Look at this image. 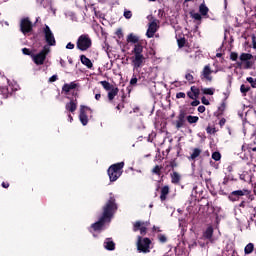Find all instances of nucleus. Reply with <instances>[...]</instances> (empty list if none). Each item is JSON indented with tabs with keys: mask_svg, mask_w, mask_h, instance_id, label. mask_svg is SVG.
Here are the masks:
<instances>
[{
	"mask_svg": "<svg viewBox=\"0 0 256 256\" xmlns=\"http://www.w3.org/2000/svg\"><path fill=\"white\" fill-rule=\"evenodd\" d=\"M185 97H187V96L184 92H178L176 94V99H185Z\"/></svg>",
	"mask_w": 256,
	"mask_h": 256,
	"instance_id": "obj_46",
	"label": "nucleus"
},
{
	"mask_svg": "<svg viewBox=\"0 0 256 256\" xmlns=\"http://www.w3.org/2000/svg\"><path fill=\"white\" fill-rule=\"evenodd\" d=\"M177 43H178L179 49H181V48L185 47V43H187V40L185 39V37H183V38L178 39Z\"/></svg>",
	"mask_w": 256,
	"mask_h": 256,
	"instance_id": "obj_38",
	"label": "nucleus"
},
{
	"mask_svg": "<svg viewBox=\"0 0 256 256\" xmlns=\"http://www.w3.org/2000/svg\"><path fill=\"white\" fill-rule=\"evenodd\" d=\"M190 91H192L196 99H199V95H201V90L197 88V86H191Z\"/></svg>",
	"mask_w": 256,
	"mask_h": 256,
	"instance_id": "obj_34",
	"label": "nucleus"
},
{
	"mask_svg": "<svg viewBox=\"0 0 256 256\" xmlns=\"http://www.w3.org/2000/svg\"><path fill=\"white\" fill-rule=\"evenodd\" d=\"M199 13L200 15H202L203 17L207 16L209 13V8L207 7V5H205V3L200 4L199 6Z\"/></svg>",
	"mask_w": 256,
	"mask_h": 256,
	"instance_id": "obj_27",
	"label": "nucleus"
},
{
	"mask_svg": "<svg viewBox=\"0 0 256 256\" xmlns=\"http://www.w3.org/2000/svg\"><path fill=\"white\" fill-rule=\"evenodd\" d=\"M225 123H227V120L225 118H222L220 121H219V125L220 127H223L225 125Z\"/></svg>",
	"mask_w": 256,
	"mask_h": 256,
	"instance_id": "obj_57",
	"label": "nucleus"
},
{
	"mask_svg": "<svg viewBox=\"0 0 256 256\" xmlns=\"http://www.w3.org/2000/svg\"><path fill=\"white\" fill-rule=\"evenodd\" d=\"M116 109L118 111H121V109H125V102H120L117 106Z\"/></svg>",
	"mask_w": 256,
	"mask_h": 256,
	"instance_id": "obj_49",
	"label": "nucleus"
},
{
	"mask_svg": "<svg viewBox=\"0 0 256 256\" xmlns=\"http://www.w3.org/2000/svg\"><path fill=\"white\" fill-rule=\"evenodd\" d=\"M124 17L125 19H131V17H133V12H131V10H125Z\"/></svg>",
	"mask_w": 256,
	"mask_h": 256,
	"instance_id": "obj_43",
	"label": "nucleus"
},
{
	"mask_svg": "<svg viewBox=\"0 0 256 256\" xmlns=\"http://www.w3.org/2000/svg\"><path fill=\"white\" fill-rule=\"evenodd\" d=\"M230 59L231 61H237V59H239V54H237L236 52H231Z\"/></svg>",
	"mask_w": 256,
	"mask_h": 256,
	"instance_id": "obj_45",
	"label": "nucleus"
},
{
	"mask_svg": "<svg viewBox=\"0 0 256 256\" xmlns=\"http://www.w3.org/2000/svg\"><path fill=\"white\" fill-rule=\"evenodd\" d=\"M176 119L177 120L172 122V125L175 126L177 130L183 129L185 123H187V110L181 109Z\"/></svg>",
	"mask_w": 256,
	"mask_h": 256,
	"instance_id": "obj_8",
	"label": "nucleus"
},
{
	"mask_svg": "<svg viewBox=\"0 0 256 256\" xmlns=\"http://www.w3.org/2000/svg\"><path fill=\"white\" fill-rule=\"evenodd\" d=\"M191 17H192L193 19H195L196 21H201V19H203V18L201 17V14H199V13H191Z\"/></svg>",
	"mask_w": 256,
	"mask_h": 256,
	"instance_id": "obj_44",
	"label": "nucleus"
},
{
	"mask_svg": "<svg viewBox=\"0 0 256 256\" xmlns=\"http://www.w3.org/2000/svg\"><path fill=\"white\" fill-rule=\"evenodd\" d=\"M68 119H69L70 123H73V116L71 114H68Z\"/></svg>",
	"mask_w": 256,
	"mask_h": 256,
	"instance_id": "obj_62",
	"label": "nucleus"
},
{
	"mask_svg": "<svg viewBox=\"0 0 256 256\" xmlns=\"http://www.w3.org/2000/svg\"><path fill=\"white\" fill-rule=\"evenodd\" d=\"M49 51H51V48L45 45L38 54L33 55L32 59L35 65H43L45 63V59H47V55H49Z\"/></svg>",
	"mask_w": 256,
	"mask_h": 256,
	"instance_id": "obj_7",
	"label": "nucleus"
},
{
	"mask_svg": "<svg viewBox=\"0 0 256 256\" xmlns=\"http://www.w3.org/2000/svg\"><path fill=\"white\" fill-rule=\"evenodd\" d=\"M118 209L119 204H117L115 194L110 192L108 199L102 207V214L100 218L97 222L91 224L90 229L93 231H103V229H105V225H107V223H111V220L115 217V213H117Z\"/></svg>",
	"mask_w": 256,
	"mask_h": 256,
	"instance_id": "obj_1",
	"label": "nucleus"
},
{
	"mask_svg": "<svg viewBox=\"0 0 256 256\" xmlns=\"http://www.w3.org/2000/svg\"><path fill=\"white\" fill-rule=\"evenodd\" d=\"M253 251H255V244L253 243H248L244 248L245 255H251Z\"/></svg>",
	"mask_w": 256,
	"mask_h": 256,
	"instance_id": "obj_28",
	"label": "nucleus"
},
{
	"mask_svg": "<svg viewBox=\"0 0 256 256\" xmlns=\"http://www.w3.org/2000/svg\"><path fill=\"white\" fill-rule=\"evenodd\" d=\"M104 248L107 251H115V242L113 241V238H106L104 241Z\"/></svg>",
	"mask_w": 256,
	"mask_h": 256,
	"instance_id": "obj_18",
	"label": "nucleus"
},
{
	"mask_svg": "<svg viewBox=\"0 0 256 256\" xmlns=\"http://www.w3.org/2000/svg\"><path fill=\"white\" fill-rule=\"evenodd\" d=\"M60 65L61 67H65V61L63 59H60Z\"/></svg>",
	"mask_w": 256,
	"mask_h": 256,
	"instance_id": "obj_63",
	"label": "nucleus"
},
{
	"mask_svg": "<svg viewBox=\"0 0 256 256\" xmlns=\"http://www.w3.org/2000/svg\"><path fill=\"white\" fill-rule=\"evenodd\" d=\"M87 111H90L91 113V108H89L88 106H80V114H79V119L80 122L82 123V125H87V123H89V117L87 116Z\"/></svg>",
	"mask_w": 256,
	"mask_h": 256,
	"instance_id": "obj_14",
	"label": "nucleus"
},
{
	"mask_svg": "<svg viewBox=\"0 0 256 256\" xmlns=\"http://www.w3.org/2000/svg\"><path fill=\"white\" fill-rule=\"evenodd\" d=\"M158 29H159V25H157V19H155L149 23V26L146 32V37H148V39L155 37V33H157Z\"/></svg>",
	"mask_w": 256,
	"mask_h": 256,
	"instance_id": "obj_15",
	"label": "nucleus"
},
{
	"mask_svg": "<svg viewBox=\"0 0 256 256\" xmlns=\"http://www.w3.org/2000/svg\"><path fill=\"white\" fill-rule=\"evenodd\" d=\"M167 167H171V169H175V167H177V162H175V160L170 161V165H166V169Z\"/></svg>",
	"mask_w": 256,
	"mask_h": 256,
	"instance_id": "obj_48",
	"label": "nucleus"
},
{
	"mask_svg": "<svg viewBox=\"0 0 256 256\" xmlns=\"http://www.w3.org/2000/svg\"><path fill=\"white\" fill-rule=\"evenodd\" d=\"M22 53L23 55H31V50L29 48H23Z\"/></svg>",
	"mask_w": 256,
	"mask_h": 256,
	"instance_id": "obj_52",
	"label": "nucleus"
},
{
	"mask_svg": "<svg viewBox=\"0 0 256 256\" xmlns=\"http://www.w3.org/2000/svg\"><path fill=\"white\" fill-rule=\"evenodd\" d=\"M170 188L168 185H165L160 190V201L163 203L164 201H167V195L170 193Z\"/></svg>",
	"mask_w": 256,
	"mask_h": 256,
	"instance_id": "obj_17",
	"label": "nucleus"
},
{
	"mask_svg": "<svg viewBox=\"0 0 256 256\" xmlns=\"http://www.w3.org/2000/svg\"><path fill=\"white\" fill-rule=\"evenodd\" d=\"M202 153V150L199 148H193L191 155L188 157L189 161H195Z\"/></svg>",
	"mask_w": 256,
	"mask_h": 256,
	"instance_id": "obj_24",
	"label": "nucleus"
},
{
	"mask_svg": "<svg viewBox=\"0 0 256 256\" xmlns=\"http://www.w3.org/2000/svg\"><path fill=\"white\" fill-rule=\"evenodd\" d=\"M203 237H204L205 239H213V226H209V227L205 230V232H204V234H203Z\"/></svg>",
	"mask_w": 256,
	"mask_h": 256,
	"instance_id": "obj_29",
	"label": "nucleus"
},
{
	"mask_svg": "<svg viewBox=\"0 0 256 256\" xmlns=\"http://www.w3.org/2000/svg\"><path fill=\"white\" fill-rule=\"evenodd\" d=\"M151 243V239L148 237L143 238L142 236H138L136 242L138 253H151Z\"/></svg>",
	"mask_w": 256,
	"mask_h": 256,
	"instance_id": "obj_4",
	"label": "nucleus"
},
{
	"mask_svg": "<svg viewBox=\"0 0 256 256\" xmlns=\"http://www.w3.org/2000/svg\"><path fill=\"white\" fill-rule=\"evenodd\" d=\"M201 102L203 103V105H211V103L207 100L205 96L201 98Z\"/></svg>",
	"mask_w": 256,
	"mask_h": 256,
	"instance_id": "obj_51",
	"label": "nucleus"
},
{
	"mask_svg": "<svg viewBox=\"0 0 256 256\" xmlns=\"http://www.w3.org/2000/svg\"><path fill=\"white\" fill-rule=\"evenodd\" d=\"M206 133H208L209 135H215L217 133V130L215 128H211L210 126H208L206 128Z\"/></svg>",
	"mask_w": 256,
	"mask_h": 256,
	"instance_id": "obj_41",
	"label": "nucleus"
},
{
	"mask_svg": "<svg viewBox=\"0 0 256 256\" xmlns=\"http://www.w3.org/2000/svg\"><path fill=\"white\" fill-rule=\"evenodd\" d=\"M78 84L75 82H71L69 84H64L62 87V91H64V93H69L70 91H72V89H77Z\"/></svg>",
	"mask_w": 256,
	"mask_h": 256,
	"instance_id": "obj_22",
	"label": "nucleus"
},
{
	"mask_svg": "<svg viewBox=\"0 0 256 256\" xmlns=\"http://www.w3.org/2000/svg\"><path fill=\"white\" fill-rule=\"evenodd\" d=\"M203 95H215V88H201Z\"/></svg>",
	"mask_w": 256,
	"mask_h": 256,
	"instance_id": "obj_32",
	"label": "nucleus"
},
{
	"mask_svg": "<svg viewBox=\"0 0 256 256\" xmlns=\"http://www.w3.org/2000/svg\"><path fill=\"white\" fill-rule=\"evenodd\" d=\"M138 81H139V78H137V75L133 74L132 78L130 79V89L131 87H137Z\"/></svg>",
	"mask_w": 256,
	"mask_h": 256,
	"instance_id": "obj_35",
	"label": "nucleus"
},
{
	"mask_svg": "<svg viewBox=\"0 0 256 256\" xmlns=\"http://www.w3.org/2000/svg\"><path fill=\"white\" fill-rule=\"evenodd\" d=\"M198 113H205V106H203V105L199 106Z\"/></svg>",
	"mask_w": 256,
	"mask_h": 256,
	"instance_id": "obj_56",
	"label": "nucleus"
},
{
	"mask_svg": "<svg viewBox=\"0 0 256 256\" xmlns=\"http://www.w3.org/2000/svg\"><path fill=\"white\" fill-rule=\"evenodd\" d=\"M250 193H251V191H249L247 189L235 190V191H232L228 195V199L232 203H235V201H239L241 199V197H245V195H250Z\"/></svg>",
	"mask_w": 256,
	"mask_h": 256,
	"instance_id": "obj_10",
	"label": "nucleus"
},
{
	"mask_svg": "<svg viewBox=\"0 0 256 256\" xmlns=\"http://www.w3.org/2000/svg\"><path fill=\"white\" fill-rule=\"evenodd\" d=\"M239 207H241L242 209H245V200H243L240 204Z\"/></svg>",
	"mask_w": 256,
	"mask_h": 256,
	"instance_id": "obj_60",
	"label": "nucleus"
},
{
	"mask_svg": "<svg viewBox=\"0 0 256 256\" xmlns=\"http://www.w3.org/2000/svg\"><path fill=\"white\" fill-rule=\"evenodd\" d=\"M213 74V71L211 70V65L207 64L204 66L200 78L202 81H209V83H211V81H213V76H211Z\"/></svg>",
	"mask_w": 256,
	"mask_h": 256,
	"instance_id": "obj_13",
	"label": "nucleus"
},
{
	"mask_svg": "<svg viewBox=\"0 0 256 256\" xmlns=\"http://www.w3.org/2000/svg\"><path fill=\"white\" fill-rule=\"evenodd\" d=\"M100 83H101L102 87H104V89L106 91H111V89L115 87V86H113V84H111V83H109V82H107L105 80L101 81Z\"/></svg>",
	"mask_w": 256,
	"mask_h": 256,
	"instance_id": "obj_33",
	"label": "nucleus"
},
{
	"mask_svg": "<svg viewBox=\"0 0 256 256\" xmlns=\"http://www.w3.org/2000/svg\"><path fill=\"white\" fill-rule=\"evenodd\" d=\"M43 33L47 45H49L50 47H55V45H57V41L55 40V35H53V32L51 31V28H49L48 25H45Z\"/></svg>",
	"mask_w": 256,
	"mask_h": 256,
	"instance_id": "obj_9",
	"label": "nucleus"
},
{
	"mask_svg": "<svg viewBox=\"0 0 256 256\" xmlns=\"http://www.w3.org/2000/svg\"><path fill=\"white\" fill-rule=\"evenodd\" d=\"M108 100L109 101H113V99H115V97H117V95H119V88L118 87H114L110 90H108Z\"/></svg>",
	"mask_w": 256,
	"mask_h": 256,
	"instance_id": "obj_23",
	"label": "nucleus"
},
{
	"mask_svg": "<svg viewBox=\"0 0 256 256\" xmlns=\"http://www.w3.org/2000/svg\"><path fill=\"white\" fill-rule=\"evenodd\" d=\"M253 59V54L249 53H242L240 55V61L236 63L237 67L239 69H251L253 67V62L251 61Z\"/></svg>",
	"mask_w": 256,
	"mask_h": 256,
	"instance_id": "obj_6",
	"label": "nucleus"
},
{
	"mask_svg": "<svg viewBox=\"0 0 256 256\" xmlns=\"http://www.w3.org/2000/svg\"><path fill=\"white\" fill-rule=\"evenodd\" d=\"M192 100H194L190 104L192 107H197V106L201 105V102L199 100H197V98L196 99H192Z\"/></svg>",
	"mask_w": 256,
	"mask_h": 256,
	"instance_id": "obj_47",
	"label": "nucleus"
},
{
	"mask_svg": "<svg viewBox=\"0 0 256 256\" xmlns=\"http://www.w3.org/2000/svg\"><path fill=\"white\" fill-rule=\"evenodd\" d=\"M116 35H117L118 39H121V37H123V30L118 29V30L116 31Z\"/></svg>",
	"mask_w": 256,
	"mask_h": 256,
	"instance_id": "obj_54",
	"label": "nucleus"
},
{
	"mask_svg": "<svg viewBox=\"0 0 256 256\" xmlns=\"http://www.w3.org/2000/svg\"><path fill=\"white\" fill-rule=\"evenodd\" d=\"M158 240L160 243H167V236L163 235V234H159L158 235Z\"/></svg>",
	"mask_w": 256,
	"mask_h": 256,
	"instance_id": "obj_42",
	"label": "nucleus"
},
{
	"mask_svg": "<svg viewBox=\"0 0 256 256\" xmlns=\"http://www.w3.org/2000/svg\"><path fill=\"white\" fill-rule=\"evenodd\" d=\"M170 177L173 185H179V183H181V174H179V172L174 171L170 174Z\"/></svg>",
	"mask_w": 256,
	"mask_h": 256,
	"instance_id": "obj_21",
	"label": "nucleus"
},
{
	"mask_svg": "<svg viewBox=\"0 0 256 256\" xmlns=\"http://www.w3.org/2000/svg\"><path fill=\"white\" fill-rule=\"evenodd\" d=\"M226 108H227V104L225 103V101H223L220 104V106L218 107L217 117H221V115H223V113H225Z\"/></svg>",
	"mask_w": 256,
	"mask_h": 256,
	"instance_id": "obj_30",
	"label": "nucleus"
},
{
	"mask_svg": "<svg viewBox=\"0 0 256 256\" xmlns=\"http://www.w3.org/2000/svg\"><path fill=\"white\" fill-rule=\"evenodd\" d=\"M227 183H229V177L226 176V177L223 179L222 184H223V185H227Z\"/></svg>",
	"mask_w": 256,
	"mask_h": 256,
	"instance_id": "obj_59",
	"label": "nucleus"
},
{
	"mask_svg": "<svg viewBox=\"0 0 256 256\" xmlns=\"http://www.w3.org/2000/svg\"><path fill=\"white\" fill-rule=\"evenodd\" d=\"M2 187L4 189H9V182H2Z\"/></svg>",
	"mask_w": 256,
	"mask_h": 256,
	"instance_id": "obj_58",
	"label": "nucleus"
},
{
	"mask_svg": "<svg viewBox=\"0 0 256 256\" xmlns=\"http://www.w3.org/2000/svg\"><path fill=\"white\" fill-rule=\"evenodd\" d=\"M186 121L190 124V125H193L195 123H197L199 121V118L197 116H192V115H189V116H186Z\"/></svg>",
	"mask_w": 256,
	"mask_h": 256,
	"instance_id": "obj_31",
	"label": "nucleus"
},
{
	"mask_svg": "<svg viewBox=\"0 0 256 256\" xmlns=\"http://www.w3.org/2000/svg\"><path fill=\"white\" fill-rule=\"evenodd\" d=\"M123 167H125V162L112 164L108 168L107 173L111 183H114V181H117L123 175Z\"/></svg>",
	"mask_w": 256,
	"mask_h": 256,
	"instance_id": "obj_3",
	"label": "nucleus"
},
{
	"mask_svg": "<svg viewBox=\"0 0 256 256\" xmlns=\"http://www.w3.org/2000/svg\"><path fill=\"white\" fill-rule=\"evenodd\" d=\"M58 79L59 77L55 74L49 78V83H55Z\"/></svg>",
	"mask_w": 256,
	"mask_h": 256,
	"instance_id": "obj_50",
	"label": "nucleus"
},
{
	"mask_svg": "<svg viewBox=\"0 0 256 256\" xmlns=\"http://www.w3.org/2000/svg\"><path fill=\"white\" fill-rule=\"evenodd\" d=\"M162 169H163V166L156 165L151 170V173H152V175H157L158 177H161V179H163V174L161 172Z\"/></svg>",
	"mask_w": 256,
	"mask_h": 256,
	"instance_id": "obj_26",
	"label": "nucleus"
},
{
	"mask_svg": "<svg viewBox=\"0 0 256 256\" xmlns=\"http://www.w3.org/2000/svg\"><path fill=\"white\" fill-rule=\"evenodd\" d=\"M74 97H79V93H77V92H73V94H72Z\"/></svg>",
	"mask_w": 256,
	"mask_h": 256,
	"instance_id": "obj_64",
	"label": "nucleus"
},
{
	"mask_svg": "<svg viewBox=\"0 0 256 256\" xmlns=\"http://www.w3.org/2000/svg\"><path fill=\"white\" fill-rule=\"evenodd\" d=\"M240 91L241 93H243L244 95H246L247 93H249V91H251V87L250 86H247L245 84H242L240 86Z\"/></svg>",
	"mask_w": 256,
	"mask_h": 256,
	"instance_id": "obj_36",
	"label": "nucleus"
},
{
	"mask_svg": "<svg viewBox=\"0 0 256 256\" xmlns=\"http://www.w3.org/2000/svg\"><path fill=\"white\" fill-rule=\"evenodd\" d=\"M128 43H134V48L132 49V57L131 63L133 67V71H137L138 69H141L143 65H145V55H143V44L139 43V37L130 34L127 37Z\"/></svg>",
	"mask_w": 256,
	"mask_h": 256,
	"instance_id": "obj_2",
	"label": "nucleus"
},
{
	"mask_svg": "<svg viewBox=\"0 0 256 256\" xmlns=\"http://www.w3.org/2000/svg\"><path fill=\"white\" fill-rule=\"evenodd\" d=\"M20 29L24 35H27V33H31V31H33V23L29 18H23L20 22Z\"/></svg>",
	"mask_w": 256,
	"mask_h": 256,
	"instance_id": "obj_12",
	"label": "nucleus"
},
{
	"mask_svg": "<svg viewBox=\"0 0 256 256\" xmlns=\"http://www.w3.org/2000/svg\"><path fill=\"white\" fill-rule=\"evenodd\" d=\"M0 91H1L2 95H4L5 97H9V95H13V86H11V85L1 86L0 85Z\"/></svg>",
	"mask_w": 256,
	"mask_h": 256,
	"instance_id": "obj_19",
	"label": "nucleus"
},
{
	"mask_svg": "<svg viewBox=\"0 0 256 256\" xmlns=\"http://www.w3.org/2000/svg\"><path fill=\"white\" fill-rule=\"evenodd\" d=\"M66 49H75V44L69 42V43L66 45Z\"/></svg>",
	"mask_w": 256,
	"mask_h": 256,
	"instance_id": "obj_55",
	"label": "nucleus"
},
{
	"mask_svg": "<svg viewBox=\"0 0 256 256\" xmlns=\"http://www.w3.org/2000/svg\"><path fill=\"white\" fill-rule=\"evenodd\" d=\"M92 45L93 42L87 34H82L78 37L76 47L79 51H87L88 49H91Z\"/></svg>",
	"mask_w": 256,
	"mask_h": 256,
	"instance_id": "obj_5",
	"label": "nucleus"
},
{
	"mask_svg": "<svg viewBox=\"0 0 256 256\" xmlns=\"http://www.w3.org/2000/svg\"><path fill=\"white\" fill-rule=\"evenodd\" d=\"M95 99H96V101H99L101 99V94H96Z\"/></svg>",
	"mask_w": 256,
	"mask_h": 256,
	"instance_id": "obj_61",
	"label": "nucleus"
},
{
	"mask_svg": "<svg viewBox=\"0 0 256 256\" xmlns=\"http://www.w3.org/2000/svg\"><path fill=\"white\" fill-rule=\"evenodd\" d=\"M126 91H127L128 95L125 94V90H121V93H122L121 102H122V103H127V97H131V91H132L131 86H128V87L126 88Z\"/></svg>",
	"mask_w": 256,
	"mask_h": 256,
	"instance_id": "obj_25",
	"label": "nucleus"
},
{
	"mask_svg": "<svg viewBox=\"0 0 256 256\" xmlns=\"http://www.w3.org/2000/svg\"><path fill=\"white\" fill-rule=\"evenodd\" d=\"M187 97H189V99H197L195 97V94H193V91H191V90L187 92Z\"/></svg>",
	"mask_w": 256,
	"mask_h": 256,
	"instance_id": "obj_53",
	"label": "nucleus"
},
{
	"mask_svg": "<svg viewBox=\"0 0 256 256\" xmlns=\"http://www.w3.org/2000/svg\"><path fill=\"white\" fill-rule=\"evenodd\" d=\"M147 227H149L148 221H136L133 224V231L137 233V231H140V234L142 236L147 235Z\"/></svg>",
	"mask_w": 256,
	"mask_h": 256,
	"instance_id": "obj_11",
	"label": "nucleus"
},
{
	"mask_svg": "<svg viewBox=\"0 0 256 256\" xmlns=\"http://www.w3.org/2000/svg\"><path fill=\"white\" fill-rule=\"evenodd\" d=\"M185 79H186L187 81H189L190 83H195V77H193V74H191V73H187V74L185 75Z\"/></svg>",
	"mask_w": 256,
	"mask_h": 256,
	"instance_id": "obj_40",
	"label": "nucleus"
},
{
	"mask_svg": "<svg viewBox=\"0 0 256 256\" xmlns=\"http://www.w3.org/2000/svg\"><path fill=\"white\" fill-rule=\"evenodd\" d=\"M246 81H248V83H250L251 87H253V89H256V79H254L253 77H248L246 78Z\"/></svg>",
	"mask_w": 256,
	"mask_h": 256,
	"instance_id": "obj_39",
	"label": "nucleus"
},
{
	"mask_svg": "<svg viewBox=\"0 0 256 256\" xmlns=\"http://www.w3.org/2000/svg\"><path fill=\"white\" fill-rule=\"evenodd\" d=\"M212 159L214 161H221V152H219V151L213 152Z\"/></svg>",
	"mask_w": 256,
	"mask_h": 256,
	"instance_id": "obj_37",
	"label": "nucleus"
},
{
	"mask_svg": "<svg viewBox=\"0 0 256 256\" xmlns=\"http://www.w3.org/2000/svg\"><path fill=\"white\" fill-rule=\"evenodd\" d=\"M80 61L82 65H85V67H87V69H93V62H91V59L87 58V56L81 55Z\"/></svg>",
	"mask_w": 256,
	"mask_h": 256,
	"instance_id": "obj_20",
	"label": "nucleus"
},
{
	"mask_svg": "<svg viewBox=\"0 0 256 256\" xmlns=\"http://www.w3.org/2000/svg\"><path fill=\"white\" fill-rule=\"evenodd\" d=\"M65 109L68 111V113H75V111H77V98L71 99L69 102H67Z\"/></svg>",
	"mask_w": 256,
	"mask_h": 256,
	"instance_id": "obj_16",
	"label": "nucleus"
}]
</instances>
